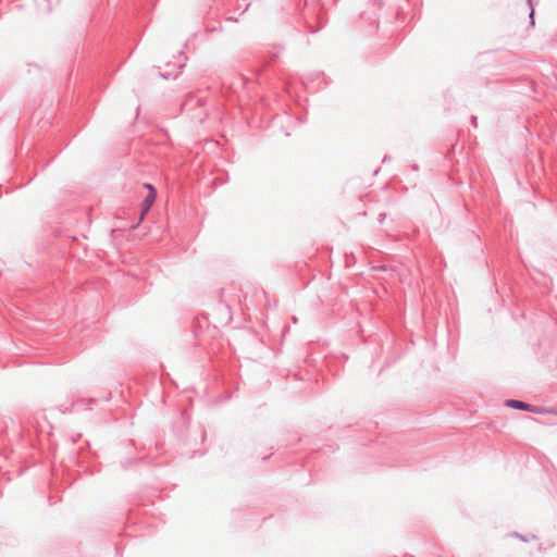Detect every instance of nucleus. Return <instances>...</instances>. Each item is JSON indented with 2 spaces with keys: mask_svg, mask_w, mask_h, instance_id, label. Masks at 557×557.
<instances>
[{
  "mask_svg": "<svg viewBox=\"0 0 557 557\" xmlns=\"http://www.w3.org/2000/svg\"><path fill=\"white\" fill-rule=\"evenodd\" d=\"M145 188H147L148 194L140 206V218H139L140 222L144 220L145 215L147 214V212L153 205L156 197H157V191L152 185L145 184Z\"/></svg>",
  "mask_w": 557,
  "mask_h": 557,
  "instance_id": "obj_1",
  "label": "nucleus"
},
{
  "mask_svg": "<svg viewBox=\"0 0 557 557\" xmlns=\"http://www.w3.org/2000/svg\"><path fill=\"white\" fill-rule=\"evenodd\" d=\"M508 406L516 408V409L530 410V405H528L527 403L519 401V400H509Z\"/></svg>",
  "mask_w": 557,
  "mask_h": 557,
  "instance_id": "obj_2",
  "label": "nucleus"
}]
</instances>
